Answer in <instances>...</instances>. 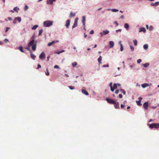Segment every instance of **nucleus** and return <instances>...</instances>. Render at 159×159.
Wrapping results in <instances>:
<instances>
[{"instance_id": "33", "label": "nucleus", "mask_w": 159, "mask_h": 159, "mask_svg": "<svg viewBox=\"0 0 159 159\" xmlns=\"http://www.w3.org/2000/svg\"><path fill=\"white\" fill-rule=\"evenodd\" d=\"M159 5V2H156L154 3L153 6H158Z\"/></svg>"}, {"instance_id": "51", "label": "nucleus", "mask_w": 159, "mask_h": 159, "mask_svg": "<svg viewBox=\"0 0 159 159\" xmlns=\"http://www.w3.org/2000/svg\"><path fill=\"white\" fill-rule=\"evenodd\" d=\"M114 23V24H116V26H117L118 25V23L117 22L115 21Z\"/></svg>"}, {"instance_id": "4", "label": "nucleus", "mask_w": 159, "mask_h": 159, "mask_svg": "<svg viewBox=\"0 0 159 159\" xmlns=\"http://www.w3.org/2000/svg\"><path fill=\"white\" fill-rule=\"evenodd\" d=\"M106 100L108 103L111 104H113L115 103V102L113 99L108 98H107L106 99Z\"/></svg>"}, {"instance_id": "8", "label": "nucleus", "mask_w": 159, "mask_h": 159, "mask_svg": "<svg viewBox=\"0 0 159 159\" xmlns=\"http://www.w3.org/2000/svg\"><path fill=\"white\" fill-rule=\"evenodd\" d=\"M114 104V106L115 107L116 109H119V104L118 102H115V103L113 104Z\"/></svg>"}, {"instance_id": "57", "label": "nucleus", "mask_w": 159, "mask_h": 159, "mask_svg": "<svg viewBox=\"0 0 159 159\" xmlns=\"http://www.w3.org/2000/svg\"><path fill=\"white\" fill-rule=\"evenodd\" d=\"M8 19L10 20H12V18L11 17H8Z\"/></svg>"}, {"instance_id": "54", "label": "nucleus", "mask_w": 159, "mask_h": 159, "mask_svg": "<svg viewBox=\"0 0 159 159\" xmlns=\"http://www.w3.org/2000/svg\"><path fill=\"white\" fill-rule=\"evenodd\" d=\"M119 92V90L118 89H117V90H116V91H115V93L116 94H117Z\"/></svg>"}, {"instance_id": "9", "label": "nucleus", "mask_w": 159, "mask_h": 159, "mask_svg": "<svg viewBox=\"0 0 159 159\" xmlns=\"http://www.w3.org/2000/svg\"><path fill=\"white\" fill-rule=\"evenodd\" d=\"M114 46V43L113 41H111L109 42V47L110 48H112Z\"/></svg>"}, {"instance_id": "35", "label": "nucleus", "mask_w": 159, "mask_h": 159, "mask_svg": "<svg viewBox=\"0 0 159 159\" xmlns=\"http://www.w3.org/2000/svg\"><path fill=\"white\" fill-rule=\"evenodd\" d=\"M15 19L18 20L19 22H20L21 21V18L20 17L16 18Z\"/></svg>"}, {"instance_id": "41", "label": "nucleus", "mask_w": 159, "mask_h": 159, "mask_svg": "<svg viewBox=\"0 0 159 159\" xmlns=\"http://www.w3.org/2000/svg\"><path fill=\"white\" fill-rule=\"evenodd\" d=\"M130 48L131 50L132 51H133L134 50V48L133 46H130Z\"/></svg>"}, {"instance_id": "43", "label": "nucleus", "mask_w": 159, "mask_h": 159, "mask_svg": "<svg viewBox=\"0 0 159 159\" xmlns=\"http://www.w3.org/2000/svg\"><path fill=\"white\" fill-rule=\"evenodd\" d=\"M54 68H57V69H60V68L59 67L57 66V65H55L54 66Z\"/></svg>"}, {"instance_id": "64", "label": "nucleus", "mask_w": 159, "mask_h": 159, "mask_svg": "<svg viewBox=\"0 0 159 159\" xmlns=\"http://www.w3.org/2000/svg\"><path fill=\"white\" fill-rule=\"evenodd\" d=\"M152 121V119H150L149 120V122H151Z\"/></svg>"}, {"instance_id": "10", "label": "nucleus", "mask_w": 159, "mask_h": 159, "mask_svg": "<svg viewBox=\"0 0 159 159\" xmlns=\"http://www.w3.org/2000/svg\"><path fill=\"white\" fill-rule=\"evenodd\" d=\"M56 0H48L47 1V3L49 4H53V2H55Z\"/></svg>"}, {"instance_id": "3", "label": "nucleus", "mask_w": 159, "mask_h": 159, "mask_svg": "<svg viewBox=\"0 0 159 159\" xmlns=\"http://www.w3.org/2000/svg\"><path fill=\"white\" fill-rule=\"evenodd\" d=\"M149 127L151 129L153 128L157 129L159 128V123H152L149 125Z\"/></svg>"}, {"instance_id": "2", "label": "nucleus", "mask_w": 159, "mask_h": 159, "mask_svg": "<svg viewBox=\"0 0 159 159\" xmlns=\"http://www.w3.org/2000/svg\"><path fill=\"white\" fill-rule=\"evenodd\" d=\"M53 22L51 21L47 20L44 22V26L46 27H49L52 25Z\"/></svg>"}, {"instance_id": "30", "label": "nucleus", "mask_w": 159, "mask_h": 159, "mask_svg": "<svg viewBox=\"0 0 159 159\" xmlns=\"http://www.w3.org/2000/svg\"><path fill=\"white\" fill-rule=\"evenodd\" d=\"M43 32V30L42 29H41L39 30V33L38 35L40 36L41 35Z\"/></svg>"}, {"instance_id": "52", "label": "nucleus", "mask_w": 159, "mask_h": 159, "mask_svg": "<svg viewBox=\"0 0 159 159\" xmlns=\"http://www.w3.org/2000/svg\"><path fill=\"white\" fill-rule=\"evenodd\" d=\"M10 28L9 27H7L6 29V30H5V32H7L8 30L10 29Z\"/></svg>"}, {"instance_id": "44", "label": "nucleus", "mask_w": 159, "mask_h": 159, "mask_svg": "<svg viewBox=\"0 0 159 159\" xmlns=\"http://www.w3.org/2000/svg\"><path fill=\"white\" fill-rule=\"evenodd\" d=\"M141 61V59H139L137 60V62L138 63H139Z\"/></svg>"}, {"instance_id": "42", "label": "nucleus", "mask_w": 159, "mask_h": 159, "mask_svg": "<svg viewBox=\"0 0 159 159\" xmlns=\"http://www.w3.org/2000/svg\"><path fill=\"white\" fill-rule=\"evenodd\" d=\"M153 29V27L152 26H150L149 28V30L150 31L152 30Z\"/></svg>"}, {"instance_id": "28", "label": "nucleus", "mask_w": 159, "mask_h": 159, "mask_svg": "<svg viewBox=\"0 0 159 159\" xmlns=\"http://www.w3.org/2000/svg\"><path fill=\"white\" fill-rule=\"evenodd\" d=\"M19 10V8H18L17 7H15L13 10L15 11H16V12H18V10Z\"/></svg>"}, {"instance_id": "25", "label": "nucleus", "mask_w": 159, "mask_h": 159, "mask_svg": "<svg viewBox=\"0 0 159 159\" xmlns=\"http://www.w3.org/2000/svg\"><path fill=\"white\" fill-rule=\"evenodd\" d=\"M38 26H39L38 25H35L32 27V29L33 30H35L37 27H38Z\"/></svg>"}, {"instance_id": "48", "label": "nucleus", "mask_w": 159, "mask_h": 159, "mask_svg": "<svg viewBox=\"0 0 159 159\" xmlns=\"http://www.w3.org/2000/svg\"><path fill=\"white\" fill-rule=\"evenodd\" d=\"M30 47H29V45H28V47L27 48H25L27 49L28 51H29L30 50Z\"/></svg>"}, {"instance_id": "24", "label": "nucleus", "mask_w": 159, "mask_h": 159, "mask_svg": "<svg viewBox=\"0 0 159 159\" xmlns=\"http://www.w3.org/2000/svg\"><path fill=\"white\" fill-rule=\"evenodd\" d=\"M77 26V23L74 22L73 25L72 26V28H74Z\"/></svg>"}, {"instance_id": "5", "label": "nucleus", "mask_w": 159, "mask_h": 159, "mask_svg": "<svg viewBox=\"0 0 159 159\" xmlns=\"http://www.w3.org/2000/svg\"><path fill=\"white\" fill-rule=\"evenodd\" d=\"M45 54L44 52H42L39 55V58L40 59H43L45 58Z\"/></svg>"}, {"instance_id": "21", "label": "nucleus", "mask_w": 159, "mask_h": 159, "mask_svg": "<svg viewBox=\"0 0 159 159\" xmlns=\"http://www.w3.org/2000/svg\"><path fill=\"white\" fill-rule=\"evenodd\" d=\"M55 43V41H53L52 42L49 43H48V46H51L52 44Z\"/></svg>"}, {"instance_id": "56", "label": "nucleus", "mask_w": 159, "mask_h": 159, "mask_svg": "<svg viewBox=\"0 0 159 159\" xmlns=\"http://www.w3.org/2000/svg\"><path fill=\"white\" fill-rule=\"evenodd\" d=\"M121 108H122L125 107V106L123 104H121L120 105Z\"/></svg>"}, {"instance_id": "45", "label": "nucleus", "mask_w": 159, "mask_h": 159, "mask_svg": "<svg viewBox=\"0 0 159 159\" xmlns=\"http://www.w3.org/2000/svg\"><path fill=\"white\" fill-rule=\"evenodd\" d=\"M78 20V18H76L75 19V20L74 22H76V23H77Z\"/></svg>"}, {"instance_id": "46", "label": "nucleus", "mask_w": 159, "mask_h": 159, "mask_svg": "<svg viewBox=\"0 0 159 159\" xmlns=\"http://www.w3.org/2000/svg\"><path fill=\"white\" fill-rule=\"evenodd\" d=\"M93 33H94V31L93 30H91L90 32V34H93Z\"/></svg>"}, {"instance_id": "7", "label": "nucleus", "mask_w": 159, "mask_h": 159, "mask_svg": "<svg viewBox=\"0 0 159 159\" xmlns=\"http://www.w3.org/2000/svg\"><path fill=\"white\" fill-rule=\"evenodd\" d=\"M148 102H146L143 104V107L145 109L147 110L148 109Z\"/></svg>"}, {"instance_id": "27", "label": "nucleus", "mask_w": 159, "mask_h": 159, "mask_svg": "<svg viewBox=\"0 0 159 159\" xmlns=\"http://www.w3.org/2000/svg\"><path fill=\"white\" fill-rule=\"evenodd\" d=\"M148 45L147 44H144L143 45V48L144 49L146 50L148 48Z\"/></svg>"}, {"instance_id": "58", "label": "nucleus", "mask_w": 159, "mask_h": 159, "mask_svg": "<svg viewBox=\"0 0 159 159\" xmlns=\"http://www.w3.org/2000/svg\"><path fill=\"white\" fill-rule=\"evenodd\" d=\"M50 58V57L49 56H48L47 57V60L48 61H49V58Z\"/></svg>"}, {"instance_id": "32", "label": "nucleus", "mask_w": 159, "mask_h": 159, "mask_svg": "<svg viewBox=\"0 0 159 159\" xmlns=\"http://www.w3.org/2000/svg\"><path fill=\"white\" fill-rule=\"evenodd\" d=\"M133 42L135 46H136L137 44V41L136 40H133Z\"/></svg>"}, {"instance_id": "22", "label": "nucleus", "mask_w": 159, "mask_h": 159, "mask_svg": "<svg viewBox=\"0 0 159 159\" xmlns=\"http://www.w3.org/2000/svg\"><path fill=\"white\" fill-rule=\"evenodd\" d=\"M103 34L105 35L108 34L109 33V31L108 30H105L103 31Z\"/></svg>"}, {"instance_id": "59", "label": "nucleus", "mask_w": 159, "mask_h": 159, "mask_svg": "<svg viewBox=\"0 0 159 159\" xmlns=\"http://www.w3.org/2000/svg\"><path fill=\"white\" fill-rule=\"evenodd\" d=\"M100 34L101 35V36H102L103 35V34L102 32H101L100 33Z\"/></svg>"}, {"instance_id": "11", "label": "nucleus", "mask_w": 159, "mask_h": 159, "mask_svg": "<svg viewBox=\"0 0 159 159\" xmlns=\"http://www.w3.org/2000/svg\"><path fill=\"white\" fill-rule=\"evenodd\" d=\"M70 21L69 20H67L66 24V26L67 28H68L70 24Z\"/></svg>"}, {"instance_id": "14", "label": "nucleus", "mask_w": 159, "mask_h": 159, "mask_svg": "<svg viewBox=\"0 0 159 159\" xmlns=\"http://www.w3.org/2000/svg\"><path fill=\"white\" fill-rule=\"evenodd\" d=\"M82 92L84 94L86 95H89L88 92L84 89H82Z\"/></svg>"}, {"instance_id": "26", "label": "nucleus", "mask_w": 159, "mask_h": 159, "mask_svg": "<svg viewBox=\"0 0 159 159\" xmlns=\"http://www.w3.org/2000/svg\"><path fill=\"white\" fill-rule=\"evenodd\" d=\"M19 49L21 52H24V51L23 49V47L22 46H21L19 47L18 48Z\"/></svg>"}, {"instance_id": "18", "label": "nucleus", "mask_w": 159, "mask_h": 159, "mask_svg": "<svg viewBox=\"0 0 159 159\" xmlns=\"http://www.w3.org/2000/svg\"><path fill=\"white\" fill-rule=\"evenodd\" d=\"M102 60V57L101 56H100L98 58V61L99 63V64L102 63L101 60Z\"/></svg>"}, {"instance_id": "60", "label": "nucleus", "mask_w": 159, "mask_h": 159, "mask_svg": "<svg viewBox=\"0 0 159 159\" xmlns=\"http://www.w3.org/2000/svg\"><path fill=\"white\" fill-rule=\"evenodd\" d=\"M124 16H123V15H121V16H120L121 18H122V19L124 18Z\"/></svg>"}, {"instance_id": "63", "label": "nucleus", "mask_w": 159, "mask_h": 159, "mask_svg": "<svg viewBox=\"0 0 159 159\" xmlns=\"http://www.w3.org/2000/svg\"><path fill=\"white\" fill-rule=\"evenodd\" d=\"M65 76L66 77H68L69 76V75L67 74H66Z\"/></svg>"}, {"instance_id": "20", "label": "nucleus", "mask_w": 159, "mask_h": 159, "mask_svg": "<svg viewBox=\"0 0 159 159\" xmlns=\"http://www.w3.org/2000/svg\"><path fill=\"white\" fill-rule=\"evenodd\" d=\"M119 43L120 44V50L121 51H122L123 50V47L121 43V41H120L119 42Z\"/></svg>"}, {"instance_id": "16", "label": "nucleus", "mask_w": 159, "mask_h": 159, "mask_svg": "<svg viewBox=\"0 0 159 159\" xmlns=\"http://www.w3.org/2000/svg\"><path fill=\"white\" fill-rule=\"evenodd\" d=\"M109 86L111 88V91L112 92H113L114 90V89L112 87V83L111 82L109 84Z\"/></svg>"}, {"instance_id": "39", "label": "nucleus", "mask_w": 159, "mask_h": 159, "mask_svg": "<svg viewBox=\"0 0 159 159\" xmlns=\"http://www.w3.org/2000/svg\"><path fill=\"white\" fill-rule=\"evenodd\" d=\"M69 87L71 90H73L74 89V88L72 86H69Z\"/></svg>"}, {"instance_id": "15", "label": "nucleus", "mask_w": 159, "mask_h": 159, "mask_svg": "<svg viewBox=\"0 0 159 159\" xmlns=\"http://www.w3.org/2000/svg\"><path fill=\"white\" fill-rule=\"evenodd\" d=\"M124 27L127 30H128L129 27V25L127 23H125L124 25Z\"/></svg>"}, {"instance_id": "47", "label": "nucleus", "mask_w": 159, "mask_h": 159, "mask_svg": "<svg viewBox=\"0 0 159 159\" xmlns=\"http://www.w3.org/2000/svg\"><path fill=\"white\" fill-rule=\"evenodd\" d=\"M121 29H120L118 30H117L116 31V32L117 33L118 32H121Z\"/></svg>"}, {"instance_id": "6", "label": "nucleus", "mask_w": 159, "mask_h": 159, "mask_svg": "<svg viewBox=\"0 0 159 159\" xmlns=\"http://www.w3.org/2000/svg\"><path fill=\"white\" fill-rule=\"evenodd\" d=\"M142 98L141 97H139V100L138 101H136V102L137 103V104L138 106H141L142 105V104L141 103V101L142 99Z\"/></svg>"}, {"instance_id": "55", "label": "nucleus", "mask_w": 159, "mask_h": 159, "mask_svg": "<svg viewBox=\"0 0 159 159\" xmlns=\"http://www.w3.org/2000/svg\"><path fill=\"white\" fill-rule=\"evenodd\" d=\"M109 67V65H104L103 66V67Z\"/></svg>"}, {"instance_id": "19", "label": "nucleus", "mask_w": 159, "mask_h": 159, "mask_svg": "<svg viewBox=\"0 0 159 159\" xmlns=\"http://www.w3.org/2000/svg\"><path fill=\"white\" fill-rule=\"evenodd\" d=\"M146 31V30L145 28L142 27L139 30V32H145Z\"/></svg>"}, {"instance_id": "1", "label": "nucleus", "mask_w": 159, "mask_h": 159, "mask_svg": "<svg viewBox=\"0 0 159 159\" xmlns=\"http://www.w3.org/2000/svg\"><path fill=\"white\" fill-rule=\"evenodd\" d=\"M29 47L32 46V49L33 50H35L36 48V43H34V39H32L28 43Z\"/></svg>"}, {"instance_id": "40", "label": "nucleus", "mask_w": 159, "mask_h": 159, "mask_svg": "<svg viewBox=\"0 0 159 159\" xmlns=\"http://www.w3.org/2000/svg\"><path fill=\"white\" fill-rule=\"evenodd\" d=\"M28 6L26 5H25V11L27 10V9H28Z\"/></svg>"}, {"instance_id": "37", "label": "nucleus", "mask_w": 159, "mask_h": 159, "mask_svg": "<svg viewBox=\"0 0 159 159\" xmlns=\"http://www.w3.org/2000/svg\"><path fill=\"white\" fill-rule=\"evenodd\" d=\"M46 74L47 75H48L49 74V71L47 69L46 70Z\"/></svg>"}, {"instance_id": "36", "label": "nucleus", "mask_w": 159, "mask_h": 159, "mask_svg": "<svg viewBox=\"0 0 159 159\" xmlns=\"http://www.w3.org/2000/svg\"><path fill=\"white\" fill-rule=\"evenodd\" d=\"M120 90L124 94H125V92L123 89H120Z\"/></svg>"}, {"instance_id": "13", "label": "nucleus", "mask_w": 159, "mask_h": 159, "mask_svg": "<svg viewBox=\"0 0 159 159\" xmlns=\"http://www.w3.org/2000/svg\"><path fill=\"white\" fill-rule=\"evenodd\" d=\"M83 19L82 22L84 27L85 26V17L84 16L82 17Z\"/></svg>"}, {"instance_id": "53", "label": "nucleus", "mask_w": 159, "mask_h": 159, "mask_svg": "<svg viewBox=\"0 0 159 159\" xmlns=\"http://www.w3.org/2000/svg\"><path fill=\"white\" fill-rule=\"evenodd\" d=\"M8 41V40L7 39H5V40H4V42H5V43H6Z\"/></svg>"}, {"instance_id": "34", "label": "nucleus", "mask_w": 159, "mask_h": 159, "mask_svg": "<svg viewBox=\"0 0 159 159\" xmlns=\"http://www.w3.org/2000/svg\"><path fill=\"white\" fill-rule=\"evenodd\" d=\"M77 65V63L76 62H75L72 63V65L73 67H75Z\"/></svg>"}, {"instance_id": "49", "label": "nucleus", "mask_w": 159, "mask_h": 159, "mask_svg": "<svg viewBox=\"0 0 159 159\" xmlns=\"http://www.w3.org/2000/svg\"><path fill=\"white\" fill-rule=\"evenodd\" d=\"M41 67V66L39 64H38V66H37V69H39V68H40Z\"/></svg>"}, {"instance_id": "17", "label": "nucleus", "mask_w": 159, "mask_h": 159, "mask_svg": "<svg viewBox=\"0 0 159 159\" xmlns=\"http://www.w3.org/2000/svg\"><path fill=\"white\" fill-rule=\"evenodd\" d=\"M75 13H73L72 12H71L70 14V17H72L75 16Z\"/></svg>"}, {"instance_id": "31", "label": "nucleus", "mask_w": 159, "mask_h": 159, "mask_svg": "<svg viewBox=\"0 0 159 159\" xmlns=\"http://www.w3.org/2000/svg\"><path fill=\"white\" fill-rule=\"evenodd\" d=\"M111 10L113 12H116L118 11V10L115 9H113Z\"/></svg>"}, {"instance_id": "12", "label": "nucleus", "mask_w": 159, "mask_h": 159, "mask_svg": "<svg viewBox=\"0 0 159 159\" xmlns=\"http://www.w3.org/2000/svg\"><path fill=\"white\" fill-rule=\"evenodd\" d=\"M142 87L144 88L146 87H148L149 86V84L147 83H144L143 84H142L141 85Z\"/></svg>"}, {"instance_id": "61", "label": "nucleus", "mask_w": 159, "mask_h": 159, "mask_svg": "<svg viewBox=\"0 0 159 159\" xmlns=\"http://www.w3.org/2000/svg\"><path fill=\"white\" fill-rule=\"evenodd\" d=\"M102 9V7L99 8L97 10L98 11H99V10H101Z\"/></svg>"}, {"instance_id": "50", "label": "nucleus", "mask_w": 159, "mask_h": 159, "mask_svg": "<svg viewBox=\"0 0 159 159\" xmlns=\"http://www.w3.org/2000/svg\"><path fill=\"white\" fill-rule=\"evenodd\" d=\"M119 97L120 98H122L123 97L122 95L121 94H120L119 95Z\"/></svg>"}, {"instance_id": "62", "label": "nucleus", "mask_w": 159, "mask_h": 159, "mask_svg": "<svg viewBox=\"0 0 159 159\" xmlns=\"http://www.w3.org/2000/svg\"><path fill=\"white\" fill-rule=\"evenodd\" d=\"M146 28L148 29V25H146Z\"/></svg>"}, {"instance_id": "29", "label": "nucleus", "mask_w": 159, "mask_h": 159, "mask_svg": "<svg viewBox=\"0 0 159 159\" xmlns=\"http://www.w3.org/2000/svg\"><path fill=\"white\" fill-rule=\"evenodd\" d=\"M143 66L144 67H147L149 66V64L148 63H147L143 64Z\"/></svg>"}, {"instance_id": "38", "label": "nucleus", "mask_w": 159, "mask_h": 159, "mask_svg": "<svg viewBox=\"0 0 159 159\" xmlns=\"http://www.w3.org/2000/svg\"><path fill=\"white\" fill-rule=\"evenodd\" d=\"M114 87L113 88H114V89H116L117 88V84H114Z\"/></svg>"}, {"instance_id": "23", "label": "nucleus", "mask_w": 159, "mask_h": 159, "mask_svg": "<svg viewBox=\"0 0 159 159\" xmlns=\"http://www.w3.org/2000/svg\"><path fill=\"white\" fill-rule=\"evenodd\" d=\"M30 56H31V57L32 59H34V60L35 59V58L36 57V56L35 55H34L33 54L31 53Z\"/></svg>"}]
</instances>
